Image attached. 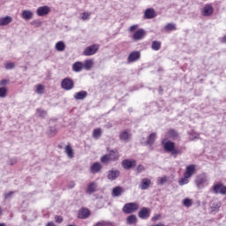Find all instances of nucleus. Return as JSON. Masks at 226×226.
<instances>
[{
    "mask_svg": "<svg viewBox=\"0 0 226 226\" xmlns=\"http://www.w3.org/2000/svg\"><path fill=\"white\" fill-rule=\"evenodd\" d=\"M94 226H114V223L109 221H101L96 222Z\"/></svg>",
    "mask_w": 226,
    "mask_h": 226,
    "instance_id": "nucleus-34",
    "label": "nucleus"
},
{
    "mask_svg": "<svg viewBox=\"0 0 226 226\" xmlns=\"http://www.w3.org/2000/svg\"><path fill=\"white\" fill-rule=\"evenodd\" d=\"M212 192L215 195H218V193L220 195H226V186L222 183H217L213 185Z\"/></svg>",
    "mask_w": 226,
    "mask_h": 226,
    "instance_id": "nucleus-4",
    "label": "nucleus"
},
{
    "mask_svg": "<svg viewBox=\"0 0 226 226\" xmlns=\"http://www.w3.org/2000/svg\"><path fill=\"white\" fill-rule=\"evenodd\" d=\"M65 153L68 156V158H74V154H73V148H72V146L71 145H67L65 147Z\"/></svg>",
    "mask_w": 226,
    "mask_h": 226,
    "instance_id": "nucleus-30",
    "label": "nucleus"
},
{
    "mask_svg": "<svg viewBox=\"0 0 226 226\" xmlns=\"http://www.w3.org/2000/svg\"><path fill=\"white\" fill-rule=\"evenodd\" d=\"M144 170H145V168H144L143 165H141V164L138 165V167H137L138 174H140L141 172H144Z\"/></svg>",
    "mask_w": 226,
    "mask_h": 226,
    "instance_id": "nucleus-47",
    "label": "nucleus"
},
{
    "mask_svg": "<svg viewBox=\"0 0 226 226\" xmlns=\"http://www.w3.org/2000/svg\"><path fill=\"white\" fill-rule=\"evenodd\" d=\"M74 98L76 100H86L87 98V91L81 90L74 94Z\"/></svg>",
    "mask_w": 226,
    "mask_h": 226,
    "instance_id": "nucleus-22",
    "label": "nucleus"
},
{
    "mask_svg": "<svg viewBox=\"0 0 226 226\" xmlns=\"http://www.w3.org/2000/svg\"><path fill=\"white\" fill-rule=\"evenodd\" d=\"M123 192H124L123 187L117 186V187L113 188V190H112V196L113 197H121V195H123Z\"/></svg>",
    "mask_w": 226,
    "mask_h": 226,
    "instance_id": "nucleus-26",
    "label": "nucleus"
},
{
    "mask_svg": "<svg viewBox=\"0 0 226 226\" xmlns=\"http://www.w3.org/2000/svg\"><path fill=\"white\" fill-rule=\"evenodd\" d=\"M140 59V52L139 51H132L127 57L128 63H135Z\"/></svg>",
    "mask_w": 226,
    "mask_h": 226,
    "instance_id": "nucleus-13",
    "label": "nucleus"
},
{
    "mask_svg": "<svg viewBox=\"0 0 226 226\" xmlns=\"http://www.w3.org/2000/svg\"><path fill=\"white\" fill-rule=\"evenodd\" d=\"M84 65L81 62H75L72 65V70L76 72H82Z\"/></svg>",
    "mask_w": 226,
    "mask_h": 226,
    "instance_id": "nucleus-29",
    "label": "nucleus"
},
{
    "mask_svg": "<svg viewBox=\"0 0 226 226\" xmlns=\"http://www.w3.org/2000/svg\"><path fill=\"white\" fill-rule=\"evenodd\" d=\"M135 165H137V162L135 160L124 159L122 161V167L125 170H130V169H132Z\"/></svg>",
    "mask_w": 226,
    "mask_h": 226,
    "instance_id": "nucleus-11",
    "label": "nucleus"
},
{
    "mask_svg": "<svg viewBox=\"0 0 226 226\" xmlns=\"http://www.w3.org/2000/svg\"><path fill=\"white\" fill-rule=\"evenodd\" d=\"M145 19H154L156 17V11H154V9L148 8L145 11Z\"/></svg>",
    "mask_w": 226,
    "mask_h": 226,
    "instance_id": "nucleus-21",
    "label": "nucleus"
},
{
    "mask_svg": "<svg viewBox=\"0 0 226 226\" xmlns=\"http://www.w3.org/2000/svg\"><path fill=\"white\" fill-rule=\"evenodd\" d=\"M37 114H39V116H41V117H45V116H47V111H45L41 109H38Z\"/></svg>",
    "mask_w": 226,
    "mask_h": 226,
    "instance_id": "nucleus-45",
    "label": "nucleus"
},
{
    "mask_svg": "<svg viewBox=\"0 0 226 226\" xmlns=\"http://www.w3.org/2000/svg\"><path fill=\"white\" fill-rule=\"evenodd\" d=\"M195 174V165L191 164L186 167L185 171L184 173V176H186L187 177H192Z\"/></svg>",
    "mask_w": 226,
    "mask_h": 226,
    "instance_id": "nucleus-16",
    "label": "nucleus"
},
{
    "mask_svg": "<svg viewBox=\"0 0 226 226\" xmlns=\"http://www.w3.org/2000/svg\"><path fill=\"white\" fill-rule=\"evenodd\" d=\"M55 221H56V223H63V216H61V215H56V216L55 217Z\"/></svg>",
    "mask_w": 226,
    "mask_h": 226,
    "instance_id": "nucleus-50",
    "label": "nucleus"
},
{
    "mask_svg": "<svg viewBox=\"0 0 226 226\" xmlns=\"http://www.w3.org/2000/svg\"><path fill=\"white\" fill-rule=\"evenodd\" d=\"M222 43H226V34L222 37Z\"/></svg>",
    "mask_w": 226,
    "mask_h": 226,
    "instance_id": "nucleus-56",
    "label": "nucleus"
},
{
    "mask_svg": "<svg viewBox=\"0 0 226 226\" xmlns=\"http://www.w3.org/2000/svg\"><path fill=\"white\" fill-rule=\"evenodd\" d=\"M121 176V171H119L118 170H110L107 172V177L109 179V181H116V179H117V177H119Z\"/></svg>",
    "mask_w": 226,
    "mask_h": 226,
    "instance_id": "nucleus-8",
    "label": "nucleus"
},
{
    "mask_svg": "<svg viewBox=\"0 0 226 226\" xmlns=\"http://www.w3.org/2000/svg\"><path fill=\"white\" fill-rule=\"evenodd\" d=\"M160 91H162V87H160Z\"/></svg>",
    "mask_w": 226,
    "mask_h": 226,
    "instance_id": "nucleus-61",
    "label": "nucleus"
},
{
    "mask_svg": "<svg viewBox=\"0 0 226 226\" xmlns=\"http://www.w3.org/2000/svg\"><path fill=\"white\" fill-rule=\"evenodd\" d=\"M126 223L127 225H133L137 223V215H131L126 218Z\"/></svg>",
    "mask_w": 226,
    "mask_h": 226,
    "instance_id": "nucleus-28",
    "label": "nucleus"
},
{
    "mask_svg": "<svg viewBox=\"0 0 226 226\" xmlns=\"http://www.w3.org/2000/svg\"><path fill=\"white\" fill-rule=\"evenodd\" d=\"M110 162H117L119 160V152L117 150H110L108 154Z\"/></svg>",
    "mask_w": 226,
    "mask_h": 226,
    "instance_id": "nucleus-19",
    "label": "nucleus"
},
{
    "mask_svg": "<svg viewBox=\"0 0 226 226\" xmlns=\"http://www.w3.org/2000/svg\"><path fill=\"white\" fill-rule=\"evenodd\" d=\"M138 216L141 220H147V218H149V216H151V209H149L148 207H142L139 211Z\"/></svg>",
    "mask_w": 226,
    "mask_h": 226,
    "instance_id": "nucleus-7",
    "label": "nucleus"
},
{
    "mask_svg": "<svg viewBox=\"0 0 226 226\" xmlns=\"http://www.w3.org/2000/svg\"><path fill=\"white\" fill-rule=\"evenodd\" d=\"M207 183V177L204 174L199 175L195 179L197 188H204V185Z\"/></svg>",
    "mask_w": 226,
    "mask_h": 226,
    "instance_id": "nucleus-6",
    "label": "nucleus"
},
{
    "mask_svg": "<svg viewBox=\"0 0 226 226\" xmlns=\"http://www.w3.org/2000/svg\"><path fill=\"white\" fill-rule=\"evenodd\" d=\"M48 133L50 137H54V135H56V133H57V129H56V127H49Z\"/></svg>",
    "mask_w": 226,
    "mask_h": 226,
    "instance_id": "nucleus-41",
    "label": "nucleus"
},
{
    "mask_svg": "<svg viewBox=\"0 0 226 226\" xmlns=\"http://www.w3.org/2000/svg\"><path fill=\"white\" fill-rule=\"evenodd\" d=\"M0 226H6V224L4 222H1Z\"/></svg>",
    "mask_w": 226,
    "mask_h": 226,
    "instance_id": "nucleus-60",
    "label": "nucleus"
},
{
    "mask_svg": "<svg viewBox=\"0 0 226 226\" xmlns=\"http://www.w3.org/2000/svg\"><path fill=\"white\" fill-rule=\"evenodd\" d=\"M61 87L64 91H72L75 87V82H73L72 78H64L61 82Z\"/></svg>",
    "mask_w": 226,
    "mask_h": 226,
    "instance_id": "nucleus-3",
    "label": "nucleus"
},
{
    "mask_svg": "<svg viewBox=\"0 0 226 226\" xmlns=\"http://www.w3.org/2000/svg\"><path fill=\"white\" fill-rule=\"evenodd\" d=\"M36 13L38 17H45V15H49L50 13V7L47 5L41 6L36 10Z\"/></svg>",
    "mask_w": 226,
    "mask_h": 226,
    "instance_id": "nucleus-12",
    "label": "nucleus"
},
{
    "mask_svg": "<svg viewBox=\"0 0 226 226\" xmlns=\"http://www.w3.org/2000/svg\"><path fill=\"white\" fill-rule=\"evenodd\" d=\"M146 36V30L144 28L138 29L132 35L133 41H140Z\"/></svg>",
    "mask_w": 226,
    "mask_h": 226,
    "instance_id": "nucleus-10",
    "label": "nucleus"
},
{
    "mask_svg": "<svg viewBox=\"0 0 226 226\" xmlns=\"http://www.w3.org/2000/svg\"><path fill=\"white\" fill-rule=\"evenodd\" d=\"M3 215V208L0 207V216Z\"/></svg>",
    "mask_w": 226,
    "mask_h": 226,
    "instance_id": "nucleus-58",
    "label": "nucleus"
},
{
    "mask_svg": "<svg viewBox=\"0 0 226 226\" xmlns=\"http://www.w3.org/2000/svg\"><path fill=\"white\" fill-rule=\"evenodd\" d=\"M139 29V25H132L129 27L128 31L129 33H135Z\"/></svg>",
    "mask_w": 226,
    "mask_h": 226,
    "instance_id": "nucleus-44",
    "label": "nucleus"
},
{
    "mask_svg": "<svg viewBox=\"0 0 226 226\" xmlns=\"http://www.w3.org/2000/svg\"><path fill=\"white\" fill-rule=\"evenodd\" d=\"M213 11H215L213 5L207 4L202 10V15L203 17H211Z\"/></svg>",
    "mask_w": 226,
    "mask_h": 226,
    "instance_id": "nucleus-14",
    "label": "nucleus"
},
{
    "mask_svg": "<svg viewBox=\"0 0 226 226\" xmlns=\"http://www.w3.org/2000/svg\"><path fill=\"white\" fill-rule=\"evenodd\" d=\"M164 151L170 153L171 156L177 158V154H181V150L176 147V143L172 141H166L163 145Z\"/></svg>",
    "mask_w": 226,
    "mask_h": 226,
    "instance_id": "nucleus-1",
    "label": "nucleus"
},
{
    "mask_svg": "<svg viewBox=\"0 0 226 226\" xmlns=\"http://www.w3.org/2000/svg\"><path fill=\"white\" fill-rule=\"evenodd\" d=\"M93 60H87L85 61V68L86 70H91V68L93 67Z\"/></svg>",
    "mask_w": 226,
    "mask_h": 226,
    "instance_id": "nucleus-43",
    "label": "nucleus"
},
{
    "mask_svg": "<svg viewBox=\"0 0 226 226\" xmlns=\"http://www.w3.org/2000/svg\"><path fill=\"white\" fill-rule=\"evenodd\" d=\"M13 192H9L8 193L5 194L4 199H11V197H13Z\"/></svg>",
    "mask_w": 226,
    "mask_h": 226,
    "instance_id": "nucleus-51",
    "label": "nucleus"
},
{
    "mask_svg": "<svg viewBox=\"0 0 226 226\" xmlns=\"http://www.w3.org/2000/svg\"><path fill=\"white\" fill-rule=\"evenodd\" d=\"M93 137H94V139L98 140V139H100V137H102V129H100V128L94 129L93 132Z\"/></svg>",
    "mask_w": 226,
    "mask_h": 226,
    "instance_id": "nucleus-35",
    "label": "nucleus"
},
{
    "mask_svg": "<svg viewBox=\"0 0 226 226\" xmlns=\"http://www.w3.org/2000/svg\"><path fill=\"white\" fill-rule=\"evenodd\" d=\"M69 186H70V188H74L75 187V182H71Z\"/></svg>",
    "mask_w": 226,
    "mask_h": 226,
    "instance_id": "nucleus-55",
    "label": "nucleus"
},
{
    "mask_svg": "<svg viewBox=\"0 0 226 226\" xmlns=\"http://www.w3.org/2000/svg\"><path fill=\"white\" fill-rule=\"evenodd\" d=\"M59 149H63V145H58Z\"/></svg>",
    "mask_w": 226,
    "mask_h": 226,
    "instance_id": "nucleus-59",
    "label": "nucleus"
},
{
    "mask_svg": "<svg viewBox=\"0 0 226 226\" xmlns=\"http://www.w3.org/2000/svg\"><path fill=\"white\" fill-rule=\"evenodd\" d=\"M151 186V179L149 178H143L141 180V184L139 185L140 190H147Z\"/></svg>",
    "mask_w": 226,
    "mask_h": 226,
    "instance_id": "nucleus-20",
    "label": "nucleus"
},
{
    "mask_svg": "<svg viewBox=\"0 0 226 226\" xmlns=\"http://www.w3.org/2000/svg\"><path fill=\"white\" fill-rule=\"evenodd\" d=\"M6 94H8V88L4 87H0V98H6Z\"/></svg>",
    "mask_w": 226,
    "mask_h": 226,
    "instance_id": "nucleus-37",
    "label": "nucleus"
},
{
    "mask_svg": "<svg viewBox=\"0 0 226 226\" xmlns=\"http://www.w3.org/2000/svg\"><path fill=\"white\" fill-rule=\"evenodd\" d=\"M15 68V64L13 63H7L5 64V70H13Z\"/></svg>",
    "mask_w": 226,
    "mask_h": 226,
    "instance_id": "nucleus-46",
    "label": "nucleus"
},
{
    "mask_svg": "<svg viewBox=\"0 0 226 226\" xmlns=\"http://www.w3.org/2000/svg\"><path fill=\"white\" fill-rule=\"evenodd\" d=\"M176 25L175 24H172V23H168L166 26H165V30L166 31H176Z\"/></svg>",
    "mask_w": 226,
    "mask_h": 226,
    "instance_id": "nucleus-39",
    "label": "nucleus"
},
{
    "mask_svg": "<svg viewBox=\"0 0 226 226\" xmlns=\"http://www.w3.org/2000/svg\"><path fill=\"white\" fill-rule=\"evenodd\" d=\"M182 204H183V206H185V207H192V206H193V201L192 200V199L185 198L182 201Z\"/></svg>",
    "mask_w": 226,
    "mask_h": 226,
    "instance_id": "nucleus-32",
    "label": "nucleus"
},
{
    "mask_svg": "<svg viewBox=\"0 0 226 226\" xmlns=\"http://www.w3.org/2000/svg\"><path fill=\"white\" fill-rule=\"evenodd\" d=\"M17 162V160H15V159H12V160H11V165H15V163Z\"/></svg>",
    "mask_w": 226,
    "mask_h": 226,
    "instance_id": "nucleus-54",
    "label": "nucleus"
},
{
    "mask_svg": "<svg viewBox=\"0 0 226 226\" xmlns=\"http://www.w3.org/2000/svg\"><path fill=\"white\" fill-rule=\"evenodd\" d=\"M89 17H91V14L88 12H84L82 16V20H89Z\"/></svg>",
    "mask_w": 226,
    "mask_h": 226,
    "instance_id": "nucleus-49",
    "label": "nucleus"
},
{
    "mask_svg": "<svg viewBox=\"0 0 226 226\" xmlns=\"http://www.w3.org/2000/svg\"><path fill=\"white\" fill-rule=\"evenodd\" d=\"M156 140V132H152L147 138L146 144L147 146H153L154 144V141Z\"/></svg>",
    "mask_w": 226,
    "mask_h": 226,
    "instance_id": "nucleus-24",
    "label": "nucleus"
},
{
    "mask_svg": "<svg viewBox=\"0 0 226 226\" xmlns=\"http://www.w3.org/2000/svg\"><path fill=\"white\" fill-rule=\"evenodd\" d=\"M88 216H91L89 208L82 207L78 211V218H79V220H86Z\"/></svg>",
    "mask_w": 226,
    "mask_h": 226,
    "instance_id": "nucleus-9",
    "label": "nucleus"
},
{
    "mask_svg": "<svg viewBox=\"0 0 226 226\" xmlns=\"http://www.w3.org/2000/svg\"><path fill=\"white\" fill-rule=\"evenodd\" d=\"M139 210V205L135 202H130L126 203L123 208V213H125V215H132V213H135Z\"/></svg>",
    "mask_w": 226,
    "mask_h": 226,
    "instance_id": "nucleus-2",
    "label": "nucleus"
},
{
    "mask_svg": "<svg viewBox=\"0 0 226 226\" xmlns=\"http://www.w3.org/2000/svg\"><path fill=\"white\" fill-rule=\"evenodd\" d=\"M8 82H10L8 79H2L0 81V86H6V84H8Z\"/></svg>",
    "mask_w": 226,
    "mask_h": 226,
    "instance_id": "nucleus-53",
    "label": "nucleus"
},
{
    "mask_svg": "<svg viewBox=\"0 0 226 226\" xmlns=\"http://www.w3.org/2000/svg\"><path fill=\"white\" fill-rule=\"evenodd\" d=\"M130 139H132V134L130 133V132L125 130V131H123L120 132L119 139L122 142H128L130 140Z\"/></svg>",
    "mask_w": 226,
    "mask_h": 226,
    "instance_id": "nucleus-15",
    "label": "nucleus"
},
{
    "mask_svg": "<svg viewBox=\"0 0 226 226\" xmlns=\"http://www.w3.org/2000/svg\"><path fill=\"white\" fill-rule=\"evenodd\" d=\"M152 50H160V49H162V42L158 41H154L152 42Z\"/></svg>",
    "mask_w": 226,
    "mask_h": 226,
    "instance_id": "nucleus-33",
    "label": "nucleus"
},
{
    "mask_svg": "<svg viewBox=\"0 0 226 226\" xmlns=\"http://www.w3.org/2000/svg\"><path fill=\"white\" fill-rule=\"evenodd\" d=\"M47 226H56V224L51 222H48V223H47Z\"/></svg>",
    "mask_w": 226,
    "mask_h": 226,
    "instance_id": "nucleus-57",
    "label": "nucleus"
},
{
    "mask_svg": "<svg viewBox=\"0 0 226 226\" xmlns=\"http://www.w3.org/2000/svg\"><path fill=\"white\" fill-rule=\"evenodd\" d=\"M102 167L100 162H94L92 166L90 167V172L91 174H98L102 170Z\"/></svg>",
    "mask_w": 226,
    "mask_h": 226,
    "instance_id": "nucleus-18",
    "label": "nucleus"
},
{
    "mask_svg": "<svg viewBox=\"0 0 226 226\" xmlns=\"http://www.w3.org/2000/svg\"><path fill=\"white\" fill-rule=\"evenodd\" d=\"M219 209H220V203L215 202V203L212 204V206H211V210L212 211L216 213L217 211H219Z\"/></svg>",
    "mask_w": 226,
    "mask_h": 226,
    "instance_id": "nucleus-42",
    "label": "nucleus"
},
{
    "mask_svg": "<svg viewBox=\"0 0 226 226\" xmlns=\"http://www.w3.org/2000/svg\"><path fill=\"white\" fill-rule=\"evenodd\" d=\"M44 89H45V87H43V85L39 84V85H37L35 93H37V94H43Z\"/></svg>",
    "mask_w": 226,
    "mask_h": 226,
    "instance_id": "nucleus-40",
    "label": "nucleus"
},
{
    "mask_svg": "<svg viewBox=\"0 0 226 226\" xmlns=\"http://www.w3.org/2000/svg\"><path fill=\"white\" fill-rule=\"evenodd\" d=\"M188 179H190L189 177L184 176V177L181 178V179L178 181V185H179L180 186H184V185H188V183H190V180H188Z\"/></svg>",
    "mask_w": 226,
    "mask_h": 226,
    "instance_id": "nucleus-36",
    "label": "nucleus"
},
{
    "mask_svg": "<svg viewBox=\"0 0 226 226\" xmlns=\"http://www.w3.org/2000/svg\"><path fill=\"white\" fill-rule=\"evenodd\" d=\"M110 157L109 156V154H104L101 157V162L102 163H110Z\"/></svg>",
    "mask_w": 226,
    "mask_h": 226,
    "instance_id": "nucleus-38",
    "label": "nucleus"
},
{
    "mask_svg": "<svg viewBox=\"0 0 226 226\" xmlns=\"http://www.w3.org/2000/svg\"><path fill=\"white\" fill-rule=\"evenodd\" d=\"M100 49V46L98 44H94L92 46H88L85 49L83 54L84 56H94L96 52Z\"/></svg>",
    "mask_w": 226,
    "mask_h": 226,
    "instance_id": "nucleus-5",
    "label": "nucleus"
},
{
    "mask_svg": "<svg viewBox=\"0 0 226 226\" xmlns=\"http://www.w3.org/2000/svg\"><path fill=\"white\" fill-rule=\"evenodd\" d=\"M96 188H97L96 183L94 182L90 183L87 188V193L88 195H93V193L96 192Z\"/></svg>",
    "mask_w": 226,
    "mask_h": 226,
    "instance_id": "nucleus-25",
    "label": "nucleus"
},
{
    "mask_svg": "<svg viewBox=\"0 0 226 226\" xmlns=\"http://www.w3.org/2000/svg\"><path fill=\"white\" fill-rule=\"evenodd\" d=\"M168 135L170 137V139H172L173 140H176V139H177V137H179V134L177 133V132L174 129H170L168 132Z\"/></svg>",
    "mask_w": 226,
    "mask_h": 226,
    "instance_id": "nucleus-31",
    "label": "nucleus"
},
{
    "mask_svg": "<svg viewBox=\"0 0 226 226\" xmlns=\"http://www.w3.org/2000/svg\"><path fill=\"white\" fill-rule=\"evenodd\" d=\"M55 49L58 52H64V50H65L66 49V44L64 43V41H59L58 42L56 43Z\"/></svg>",
    "mask_w": 226,
    "mask_h": 226,
    "instance_id": "nucleus-27",
    "label": "nucleus"
},
{
    "mask_svg": "<svg viewBox=\"0 0 226 226\" xmlns=\"http://www.w3.org/2000/svg\"><path fill=\"white\" fill-rule=\"evenodd\" d=\"M34 16V12L29 10H24L21 12V17L24 19V20H31L33 17Z\"/></svg>",
    "mask_w": 226,
    "mask_h": 226,
    "instance_id": "nucleus-17",
    "label": "nucleus"
},
{
    "mask_svg": "<svg viewBox=\"0 0 226 226\" xmlns=\"http://www.w3.org/2000/svg\"><path fill=\"white\" fill-rule=\"evenodd\" d=\"M13 18H11V16L0 18V26H8V24H11Z\"/></svg>",
    "mask_w": 226,
    "mask_h": 226,
    "instance_id": "nucleus-23",
    "label": "nucleus"
},
{
    "mask_svg": "<svg viewBox=\"0 0 226 226\" xmlns=\"http://www.w3.org/2000/svg\"><path fill=\"white\" fill-rule=\"evenodd\" d=\"M162 218V215L157 214L154 215V216L152 217V222H158V220H160Z\"/></svg>",
    "mask_w": 226,
    "mask_h": 226,
    "instance_id": "nucleus-48",
    "label": "nucleus"
},
{
    "mask_svg": "<svg viewBox=\"0 0 226 226\" xmlns=\"http://www.w3.org/2000/svg\"><path fill=\"white\" fill-rule=\"evenodd\" d=\"M160 185H165V182L167 181V177H163L159 178Z\"/></svg>",
    "mask_w": 226,
    "mask_h": 226,
    "instance_id": "nucleus-52",
    "label": "nucleus"
}]
</instances>
